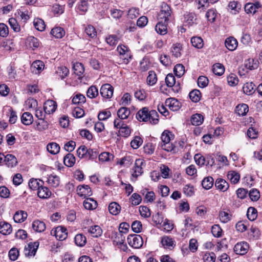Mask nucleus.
Listing matches in <instances>:
<instances>
[{"instance_id": "obj_1", "label": "nucleus", "mask_w": 262, "mask_h": 262, "mask_svg": "<svg viewBox=\"0 0 262 262\" xmlns=\"http://www.w3.org/2000/svg\"><path fill=\"white\" fill-rule=\"evenodd\" d=\"M138 120L143 122L149 121L152 124H156L159 122V115L155 110L149 111L147 107L139 110L136 116Z\"/></svg>"}, {"instance_id": "obj_2", "label": "nucleus", "mask_w": 262, "mask_h": 262, "mask_svg": "<svg viewBox=\"0 0 262 262\" xmlns=\"http://www.w3.org/2000/svg\"><path fill=\"white\" fill-rule=\"evenodd\" d=\"M173 135L171 132L168 130H164L161 135V142L159 146L163 150L168 152H172L176 153L178 151V149L172 143L170 142Z\"/></svg>"}, {"instance_id": "obj_3", "label": "nucleus", "mask_w": 262, "mask_h": 262, "mask_svg": "<svg viewBox=\"0 0 262 262\" xmlns=\"http://www.w3.org/2000/svg\"><path fill=\"white\" fill-rule=\"evenodd\" d=\"M172 11L170 7L165 3H163L161 6V10L158 14V19L168 21L171 17Z\"/></svg>"}, {"instance_id": "obj_4", "label": "nucleus", "mask_w": 262, "mask_h": 262, "mask_svg": "<svg viewBox=\"0 0 262 262\" xmlns=\"http://www.w3.org/2000/svg\"><path fill=\"white\" fill-rule=\"evenodd\" d=\"M127 241L129 245L135 249L141 248L143 244L142 237L138 234L129 235L127 238Z\"/></svg>"}, {"instance_id": "obj_5", "label": "nucleus", "mask_w": 262, "mask_h": 262, "mask_svg": "<svg viewBox=\"0 0 262 262\" xmlns=\"http://www.w3.org/2000/svg\"><path fill=\"white\" fill-rule=\"evenodd\" d=\"M117 50L124 63H127L129 59L131 58L130 51L128 48L123 45L118 46Z\"/></svg>"}, {"instance_id": "obj_6", "label": "nucleus", "mask_w": 262, "mask_h": 262, "mask_svg": "<svg viewBox=\"0 0 262 262\" xmlns=\"http://www.w3.org/2000/svg\"><path fill=\"white\" fill-rule=\"evenodd\" d=\"M51 234L54 235L59 241H63L68 236L67 229L61 226L57 227L54 230H52Z\"/></svg>"}, {"instance_id": "obj_7", "label": "nucleus", "mask_w": 262, "mask_h": 262, "mask_svg": "<svg viewBox=\"0 0 262 262\" xmlns=\"http://www.w3.org/2000/svg\"><path fill=\"white\" fill-rule=\"evenodd\" d=\"M39 246L37 242L29 243L25 248V254L27 256H34Z\"/></svg>"}, {"instance_id": "obj_8", "label": "nucleus", "mask_w": 262, "mask_h": 262, "mask_svg": "<svg viewBox=\"0 0 262 262\" xmlns=\"http://www.w3.org/2000/svg\"><path fill=\"white\" fill-rule=\"evenodd\" d=\"M113 91V87L108 83L102 85L100 90L102 97L106 99H110L112 97Z\"/></svg>"}, {"instance_id": "obj_9", "label": "nucleus", "mask_w": 262, "mask_h": 262, "mask_svg": "<svg viewBox=\"0 0 262 262\" xmlns=\"http://www.w3.org/2000/svg\"><path fill=\"white\" fill-rule=\"evenodd\" d=\"M161 244L164 248L169 250L173 249L176 246V242L172 237L164 236L161 238Z\"/></svg>"}, {"instance_id": "obj_10", "label": "nucleus", "mask_w": 262, "mask_h": 262, "mask_svg": "<svg viewBox=\"0 0 262 262\" xmlns=\"http://www.w3.org/2000/svg\"><path fill=\"white\" fill-rule=\"evenodd\" d=\"M77 192L80 196H90L92 195V191L89 186L87 185H79L77 187Z\"/></svg>"}, {"instance_id": "obj_11", "label": "nucleus", "mask_w": 262, "mask_h": 262, "mask_svg": "<svg viewBox=\"0 0 262 262\" xmlns=\"http://www.w3.org/2000/svg\"><path fill=\"white\" fill-rule=\"evenodd\" d=\"M248 244L243 242L238 243L234 246V251L237 254L244 255L248 252Z\"/></svg>"}, {"instance_id": "obj_12", "label": "nucleus", "mask_w": 262, "mask_h": 262, "mask_svg": "<svg viewBox=\"0 0 262 262\" xmlns=\"http://www.w3.org/2000/svg\"><path fill=\"white\" fill-rule=\"evenodd\" d=\"M165 104L172 111H178L181 107L180 102L176 99L172 98L166 99Z\"/></svg>"}, {"instance_id": "obj_13", "label": "nucleus", "mask_w": 262, "mask_h": 262, "mask_svg": "<svg viewBox=\"0 0 262 262\" xmlns=\"http://www.w3.org/2000/svg\"><path fill=\"white\" fill-rule=\"evenodd\" d=\"M56 102L51 100H48L46 101L43 105L44 112L46 114H50L54 112L56 109Z\"/></svg>"}, {"instance_id": "obj_14", "label": "nucleus", "mask_w": 262, "mask_h": 262, "mask_svg": "<svg viewBox=\"0 0 262 262\" xmlns=\"http://www.w3.org/2000/svg\"><path fill=\"white\" fill-rule=\"evenodd\" d=\"M143 163V160L141 159H137L135 163V166L133 168V172L132 176L134 177L137 178L140 176L143 172L142 165Z\"/></svg>"}, {"instance_id": "obj_15", "label": "nucleus", "mask_w": 262, "mask_h": 262, "mask_svg": "<svg viewBox=\"0 0 262 262\" xmlns=\"http://www.w3.org/2000/svg\"><path fill=\"white\" fill-rule=\"evenodd\" d=\"M261 7L259 2L247 3L245 5V11L247 14H254L258 8Z\"/></svg>"}, {"instance_id": "obj_16", "label": "nucleus", "mask_w": 262, "mask_h": 262, "mask_svg": "<svg viewBox=\"0 0 262 262\" xmlns=\"http://www.w3.org/2000/svg\"><path fill=\"white\" fill-rule=\"evenodd\" d=\"M32 229L37 232H42L46 229L45 223L39 220H34L32 224Z\"/></svg>"}, {"instance_id": "obj_17", "label": "nucleus", "mask_w": 262, "mask_h": 262, "mask_svg": "<svg viewBox=\"0 0 262 262\" xmlns=\"http://www.w3.org/2000/svg\"><path fill=\"white\" fill-rule=\"evenodd\" d=\"M215 186L217 189L222 192H225L229 188V185L224 179L218 178L215 181Z\"/></svg>"}, {"instance_id": "obj_18", "label": "nucleus", "mask_w": 262, "mask_h": 262, "mask_svg": "<svg viewBox=\"0 0 262 262\" xmlns=\"http://www.w3.org/2000/svg\"><path fill=\"white\" fill-rule=\"evenodd\" d=\"M37 194L41 199H47L50 198L52 192L48 187L41 185L38 189Z\"/></svg>"}, {"instance_id": "obj_19", "label": "nucleus", "mask_w": 262, "mask_h": 262, "mask_svg": "<svg viewBox=\"0 0 262 262\" xmlns=\"http://www.w3.org/2000/svg\"><path fill=\"white\" fill-rule=\"evenodd\" d=\"M83 205L86 209L90 210L95 209L98 206L97 201L91 198H86L83 201Z\"/></svg>"}, {"instance_id": "obj_20", "label": "nucleus", "mask_w": 262, "mask_h": 262, "mask_svg": "<svg viewBox=\"0 0 262 262\" xmlns=\"http://www.w3.org/2000/svg\"><path fill=\"white\" fill-rule=\"evenodd\" d=\"M237 40L233 37L227 38L225 41L226 47L230 51L235 50L237 47Z\"/></svg>"}, {"instance_id": "obj_21", "label": "nucleus", "mask_w": 262, "mask_h": 262, "mask_svg": "<svg viewBox=\"0 0 262 262\" xmlns=\"http://www.w3.org/2000/svg\"><path fill=\"white\" fill-rule=\"evenodd\" d=\"M159 20V22L156 26L155 30L158 33L161 35H165L167 32V25L168 21Z\"/></svg>"}, {"instance_id": "obj_22", "label": "nucleus", "mask_w": 262, "mask_h": 262, "mask_svg": "<svg viewBox=\"0 0 262 262\" xmlns=\"http://www.w3.org/2000/svg\"><path fill=\"white\" fill-rule=\"evenodd\" d=\"M4 161L5 164L9 167H13L16 165L17 161L15 157L11 154L4 156Z\"/></svg>"}, {"instance_id": "obj_23", "label": "nucleus", "mask_w": 262, "mask_h": 262, "mask_svg": "<svg viewBox=\"0 0 262 262\" xmlns=\"http://www.w3.org/2000/svg\"><path fill=\"white\" fill-rule=\"evenodd\" d=\"M21 122L25 125H30L33 122V117L29 112L24 113L21 116Z\"/></svg>"}, {"instance_id": "obj_24", "label": "nucleus", "mask_w": 262, "mask_h": 262, "mask_svg": "<svg viewBox=\"0 0 262 262\" xmlns=\"http://www.w3.org/2000/svg\"><path fill=\"white\" fill-rule=\"evenodd\" d=\"M45 64L40 60H36L34 61L31 66V70L36 74H39L43 69Z\"/></svg>"}, {"instance_id": "obj_25", "label": "nucleus", "mask_w": 262, "mask_h": 262, "mask_svg": "<svg viewBox=\"0 0 262 262\" xmlns=\"http://www.w3.org/2000/svg\"><path fill=\"white\" fill-rule=\"evenodd\" d=\"M47 183L51 187H57L60 184L59 177L56 175L51 174L48 177Z\"/></svg>"}, {"instance_id": "obj_26", "label": "nucleus", "mask_w": 262, "mask_h": 262, "mask_svg": "<svg viewBox=\"0 0 262 262\" xmlns=\"http://www.w3.org/2000/svg\"><path fill=\"white\" fill-rule=\"evenodd\" d=\"M27 216L28 214L26 212L20 210L15 213L13 219L16 223H22L27 219Z\"/></svg>"}, {"instance_id": "obj_27", "label": "nucleus", "mask_w": 262, "mask_h": 262, "mask_svg": "<svg viewBox=\"0 0 262 262\" xmlns=\"http://www.w3.org/2000/svg\"><path fill=\"white\" fill-rule=\"evenodd\" d=\"M12 228L11 225L5 222H0V232L4 235L9 234L11 233Z\"/></svg>"}, {"instance_id": "obj_28", "label": "nucleus", "mask_w": 262, "mask_h": 262, "mask_svg": "<svg viewBox=\"0 0 262 262\" xmlns=\"http://www.w3.org/2000/svg\"><path fill=\"white\" fill-rule=\"evenodd\" d=\"M51 34L56 38H61L64 36L65 31L61 27H56L51 30Z\"/></svg>"}, {"instance_id": "obj_29", "label": "nucleus", "mask_w": 262, "mask_h": 262, "mask_svg": "<svg viewBox=\"0 0 262 262\" xmlns=\"http://www.w3.org/2000/svg\"><path fill=\"white\" fill-rule=\"evenodd\" d=\"M88 231L94 237L100 236L102 233V230L98 225L90 227Z\"/></svg>"}, {"instance_id": "obj_30", "label": "nucleus", "mask_w": 262, "mask_h": 262, "mask_svg": "<svg viewBox=\"0 0 262 262\" xmlns=\"http://www.w3.org/2000/svg\"><path fill=\"white\" fill-rule=\"evenodd\" d=\"M59 145L55 142H51L49 143L47 146V150L52 155H56L60 151Z\"/></svg>"}, {"instance_id": "obj_31", "label": "nucleus", "mask_w": 262, "mask_h": 262, "mask_svg": "<svg viewBox=\"0 0 262 262\" xmlns=\"http://www.w3.org/2000/svg\"><path fill=\"white\" fill-rule=\"evenodd\" d=\"M248 111L249 107L248 105L244 103L238 105L235 108V112L239 116L245 115Z\"/></svg>"}, {"instance_id": "obj_32", "label": "nucleus", "mask_w": 262, "mask_h": 262, "mask_svg": "<svg viewBox=\"0 0 262 262\" xmlns=\"http://www.w3.org/2000/svg\"><path fill=\"white\" fill-rule=\"evenodd\" d=\"M255 84L252 82L246 83L243 87V92L247 95H252L255 92Z\"/></svg>"}, {"instance_id": "obj_33", "label": "nucleus", "mask_w": 262, "mask_h": 262, "mask_svg": "<svg viewBox=\"0 0 262 262\" xmlns=\"http://www.w3.org/2000/svg\"><path fill=\"white\" fill-rule=\"evenodd\" d=\"M130 110L125 107H122L117 112V115L118 117L121 119H127L130 115Z\"/></svg>"}, {"instance_id": "obj_34", "label": "nucleus", "mask_w": 262, "mask_h": 262, "mask_svg": "<svg viewBox=\"0 0 262 262\" xmlns=\"http://www.w3.org/2000/svg\"><path fill=\"white\" fill-rule=\"evenodd\" d=\"M108 210L112 214L117 215L120 212L121 207L117 203L112 202L108 206Z\"/></svg>"}, {"instance_id": "obj_35", "label": "nucleus", "mask_w": 262, "mask_h": 262, "mask_svg": "<svg viewBox=\"0 0 262 262\" xmlns=\"http://www.w3.org/2000/svg\"><path fill=\"white\" fill-rule=\"evenodd\" d=\"M64 164L68 167H72L75 163V157L70 153L68 154L64 158Z\"/></svg>"}, {"instance_id": "obj_36", "label": "nucleus", "mask_w": 262, "mask_h": 262, "mask_svg": "<svg viewBox=\"0 0 262 262\" xmlns=\"http://www.w3.org/2000/svg\"><path fill=\"white\" fill-rule=\"evenodd\" d=\"M258 61L254 59H249L245 62V67L250 70L256 69L258 67Z\"/></svg>"}, {"instance_id": "obj_37", "label": "nucleus", "mask_w": 262, "mask_h": 262, "mask_svg": "<svg viewBox=\"0 0 262 262\" xmlns=\"http://www.w3.org/2000/svg\"><path fill=\"white\" fill-rule=\"evenodd\" d=\"M7 115L9 118V121L11 124L15 123L17 119L16 113L11 107H8L7 111Z\"/></svg>"}, {"instance_id": "obj_38", "label": "nucleus", "mask_w": 262, "mask_h": 262, "mask_svg": "<svg viewBox=\"0 0 262 262\" xmlns=\"http://www.w3.org/2000/svg\"><path fill=\"white\" fill-rule=\"evenodd\" d=\"M204 118L202 115L199 114L193 115L191 118V122L193 125L199 126L203 123Z\"/></svg>"}, {"instance_id": "obj_39", "label": "nucleus", "mask_w": 262, "mask_h": 262, "mask_svg": "<svg viewBox=\"0 0 262 262\" xmlns=\"http://www.w3.org/2000/svg\"><path fill=\"white\" fill-rule=\"evenodd\" d=\"M213 182L214 180L211 177H207L203 180L202 185L204 188L208 190L213 186Z\"/></svg>"}, {"instance_id": "obj_40", "label": "nucleus", "mask_w": 262, "mask_h": 262, "mask_svg": "<svg viewBox=\"0 0 262 262\" xmlns=\"http://www.w3.org/2000/svg\"><path fill=\"white\" fill-rule=\"evenodd\" d=\"M75 243L78 246L83 247L86 243V237L82 234H78L75 237Z\"/></svg>"}, {"instance_id": "obj_41", "label": "nucleus", "mask_w": 262, "mask_h": 262, "mask_svg": "<svg viewBox=\"0 0 262 262\" xmlns=\"http://www.w3.org/2000/svg\"><path fill=\"white\" fill-rule=\"evenodd\" d=\"M73 69L74 71V73L81 77L84 72V68L83 64L79 62H76L74 64Z\"/></svg>"}, {"instance_id": "obj_42", "label": "nucleus", "mask_w": 262, "mask_h": 262, "mask_svg": "<svg viewBox=\"0 0 262 262\" xmlns=\"http://www.w3.org/2000/svg\"><path fill=\"white\" fill-rule=\"evenodd\" d=\"M39 182L38 181L37 179H31L30 180L28 185L30 189L32 190H37L40 188V185H42L43 182L39 180Z\"/></svg>"}, {"instance_id": "obj_43", "label": "nucleus", "mask_w": 262, "mask_h": 262, "mask_svg": "<svg viewBox=\"0 0 262 262\" xmlns=\"http://www.w3.org/2000/svg\"><path fill=\"white\" fill-rule=\"evenodd\" d=\"M212 71L214 74L221 76L224 74L225 68L221 63H216L213 66Z\"/></svg>"}, {"instance_id": "obj_44", "label": "nucleus", "mask_w": 262, "mask_h": 262, "mask_svg": "<svg viewBox=\"0 0 262 262\" xmlns=\"http://www.w3.org/2000/svg\"><path fill=\"white\" fill-rule=\"evenodd\" d=\"M182 47L181 44L176 43L173 45L171 48V52L172 53V55L176 58L180 57L182 55Z\"/></svg>"}, {"instance_id": "obj_45", "label": "nucleus", "mask_w": 262, "mask_h": 262, "mask_svg": "<svg viewBox=\"0 0 262 262\" xmlns=\"http://www.w3.org/2000/svg\"><path fill=\"white\" fill-rule=\"evenodd\" d=\"M192 45L196 48L201 49L204 45L203 40L200 37H193L191 39Z\"/></svg>"}, {"instance_id": "obj_46", "label": "nucleus", "mask_w": 262, "mask_h": 262, "mask_svg": "<svg viewBox=\"0 0 262 262\" xmlns=\"http://www.w3.org/2000/svg\"><path fill=\"white\" fill-rule=\"evenodd\" d=\"M248 219L250 221H254L257 216V210L252 207H250L247 212Z\"/></svg>"}, {"instance_id": "obj_47", "label": "nucleus", "mask_w": 262, "mask_h": 262, "mask_svg": "<svg viewBox=\"0 0 262 262\" xmlns=\"http://www.w3.org/2000/svg\"><path fill=\"white\" fill-rule=\"evenodd\" d=\"M157 81V77L155 72L153 71H149L147 77V83L148 85H153Z\"/></svg>"}, {"instance_id": "obj_48", "label": "nucleus", "mask_w": 262, "mask_h": 262, "mask_svg": "<svg viewBox=\"0 0 262 262\" xmlns=\"http://www.w3.org/2000/svg\"><path fill=\"white\" fill-rule=\"evenodd\" d=\"M189 96L192 101L197 102L200 100L201 92L198 90H193L189 93Z\"/></svg>"}, {"instance_id": "obj_49", "label": "nucleus", "mask_w": 262, "mask_h": 262, "mask_svg": "<svg viewBox=\"0 0 262 262\" xmlns=\"http://www.w3.org/2000/svg\"><path fill=\"white\" fill-rule=\"evenodd\" d=\"M173 71L177 77H181L185 73V67L182 64H177L175 66Z\"/></svg>"}, {"instance_id": "obj_50", "label": "nucleus", "mask_w": 262, "mask_h": 262, "mask_svg": "<svg viewBox=\"0 0 262 262\" xmlns=\"http://www.w3.org/2000/svg\"><path fill=\"white\" fill-rule=\"evenodd\" d=\"M227 177L231 183L234 184H236L238 183L240 179L239 174L234 171L229 172Z\"/></svg>"}, {"instance_id": "obj_51", "label": "nucleus", "mask_w": 262, "mask_h": 262, "mask_svg": "<svg viewBox=\"0 0 262 262\" xmlns=\"http://www.w3.org/2000/svg\"><path fill=\"white\" fill-rule=\"evenodd\" d=\"M196 20L195 14L192 13H188L184 15V20L188 25H192L195 23Z\"/></svg>"}, {"instance_id": "obj_52", "label": "nucleus", "mask_w": 262, "mask_h": 262, "mask_svg": "<svg viewBox=\"0 0 262 262\" xmlns=\"http://www.w3.org/2000/svg\"><path fill=\"white\" fill-rule=\"evenodd\" d=\"M34 26L38 31H42L45 29V24L44 21L40 18H36L34 20Z\"/></svg>"}, {"instance_id": "obj_53", "label": "nucleus", "mask_w": 262, "mask_h": 262, "mask_svg": "<svg viewBox=\"0 0 262 262\" xmlns=\"http://www.w3.org/2000/svg\"><path fill=\"white\" fill-rule=\"evenodd\" d=\"M87 96L90 98H94L98 95V90L96 86H91L86 92Z\"/></svg>"}, {"instance_id": "obj_54", "label": "nucleus", "mask_w": 262, "mask_h": 262, "mask_svg": "<svg viewBox=\"0 0 262 262\" xmlns=\"http://www.w3.org/2000/svg\"><path fill=\"white\" fill-rule=\"evenodd\" d=\"M203 259L204 262H215L216 256L213 252H206L203 256Z\"/></svg>"}, {"instance_id": "obj_55", "label": "nucleus", "mask_w": 262, "mask_h": 262, "mask_svg": "<svg viewBox=\"0 0 262 262\" xmlns=\"http://www.w3.org/2000/svg\"><path fill=\"white\" fill-rule=\"evenodd\" d=\"M56 72L61 79H63L68 76L69 71L67 67L62 66L58 67Z\"/></svg>"}, {"instance_id": "obj_56", "label": "nucleus", "mask_w": 262, "mask_h": 262, "mask_svg": "<svg viewBox=\"0 0 262 262\" xmlns=\"http://www.w3.org/2000/svg\"><path fill=\"white\" fill-rule=\"evenodd\" d=\"M114 155L107 152H104L99 156V160L102 162L110 161L114 159Z\"/></svg>"}, {"instance_id": "obj_57", "label": "nucleus", "mask_w": 262, "mask_h": 262, "mask_svg": "<svg viewBox=\"0 0 262 262\" xmlns=\"http://www.w3.org/2000/svg\"><path fill=\"white\" fill-rule=\"evenodd\" d=\"M9 24L14 32H18L20 30V26L15 18L13 17L9 18Z\"/></svg>"}, {"instance_id": "obj_58", "label": "nucleus", "mask_w": 262, "mask_h": 262, "mask_svg": "<svg viewBox=\"0 0 262 262\" xmlns=\"http://www.w3.org/2000/svg\"><path fill=\"white\" fill-rule=\"evenodd\" d=\"M129 200L133 205L136 206L141 202L142 199L139 194L134 193L130 198Z\"/></svg>"}, {"instance_id": "obj_59", "label": "nucleus", "mask_w": 262, "mask_h": 262, "mask_svg": "<svg viewBox=\"0 0 262 262\" xmlns=\"http://www.w3.org/2000/svg\"><path fill=\"white\" fill-rule=\"evenodd\" d=\"M119 40V38L116 35H110L105 38L106 42L110 46H115Z\"/></svg>"}, {"instance_id": "obj_60", "label": "nucleus", "mask_w": 262, "mask_h": 262, "mask_svg": "<svg viewBox=\"0 0 262 262\" xmlns=\"http://www.w3.org/2000/svg\"><path fill=\"white\" fill-rule=\"evenodd\" d=\"M217 14L216 11L214 9L209 10L206 13V17L208 20L211 23H213L215 21Z\"/></svg>"}, {"instance_id": "obj_61", "label": "nucleus", "mask_w": 262, "mask_h": 262, "mask_svg": "<svg viewBox=\"0 0 262 262\" xmlns=\"http://www.w3.org/2000/svg\"><path fill=\"white\" fill-rule=\"evenodd\" d=\"M211 232L214 237H219L222 236V229L219 225H214L212 227Z\"/></svg>"}, {"instance_id": "obj_62", "label": "nucleus", "mask_w": 262, "mask_h": 262, "mask_svg": "<svg viewBox=\"0 0 262 262\" xmlns=\"http://www.w3.org/2000/svg\"><path fill=\"white\" fill-rule=\"evenodd\" d=\"M98 152L96 150H94L91 148H86L85 158L86 159H94L96 158L98 155Z\"/></svg>"}, {"instance_id": "obj_63", "label": "nucleus", "mask_w": 262, "mask_h": 262, "mask_svg": "<svg viewBox=\"0 0 262 262\" xmlns=\"http://www.w3.org/2000/svg\"><path fill=\"white\" fill-rule=\"evenodd\" d=\"M143 140L139 136H136L130 142V145L134 149H137L142 144Z\"/></svg>"}, {"instance_id": "obj_64", "label": "nucleus", "mask_w": 262, "mask_h": 262, "mask_svg": "<svg viewBox=\"0 0 262 262\" xmlns=\"http://www.w3.org/2000/svg\"><path fill=\"white\" fill-rule=\"evenodd\" d=\"M165 83L167 86L172 87L176 83V78L172 74H168L165 78Z\"/></svg>"}]
</instances>
